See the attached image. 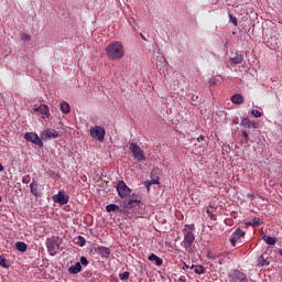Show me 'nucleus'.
<instances>
[{"instance_id": "9", "label": "nucleus", "mask_w": 282, "mask_h": 282, "mask_svg": "<svg viewBox=\"0 0 282 282\" xmlns=\"http://www.w3.org/2000/svg\"><path fill=\"white\" fill-rule=\"evenodd\" d=\"M46 248H47L51 257H54V254H56V252H58V250H61V246L58 245V242H56V240L54 238L46 239Z\"/></svg>"}, {"instance_id": "14", "label": "nucleus", "mask_w": 282, "mask_h": 282, "mask_svg": "<svg viewBox=\"0 0 282 282\" xmlns=\"http://www.w3.org/2000/svg\"><path fill=\"white\" fill-rule=\"evenodd\" d=\"M231 102H234V105H243V95L241 94L232 95Z\"/></svg>"}, {"instance_id": "40", "label": "nucleus", "mask_w": 282, "mask_h": 282, "mask_svg": "<svg viewBox=\"0 0 282 282\" xmlns=\"http://www.w3.org/2000/svg\"><path fill=\"white\" fill-rule=\"evenodd\" d=\"M205 139H206V137H204V135H199V137L197 138L198 142H202V141H204Z\"/></svg>"}, {"instance_id": "39", "label": "nucleus", "mask_w": 282, "mask_h": 282, "mask_svg": "<svg viewBox=\"0 0 282 282\" xmlns=\"http://www.w3.org/2000/svg\"><path fill=\"white\" fill-rule=\"evenodd\" d=\"M177 282H186V276L182 275Z\"/></svg>"}, {"instance_id": "1", "label": "nucleus", "mask_w": 282, "mask_h": 282, "mask_svg": "<svg viewBox=\"0 0 282 282\" xmlns=\"http://www.w3.org/2000/svg\"><path fill=\"white\" fill-rule=\"evenodd\" d=\"M106 54L111 61H120L124 56V47L120 42H112L106 47Z\"/></svg>"}, {"instance_id": "12", "label": "nucleus", "mask_w": 282, "mask_h": 282, "mask_svg": "<svg viewBox=\"0 0 282 282\" xmlns=\"http://www.w3.org/2000/svg\"><path fill=\"white\" fill-rule=\"evenodd\" d=\"M97 252H98V254H100V257L107 259L109 257V254H111V249L100 246L97 248Z\"/></svg>"}, {"instance_id": "33", "label": "nucleus", "mask_w": 282, "mask_h": 282, "mask_svg": "<svg viewBox=\"0 0 282 282\" xmlns=\"http://www.w3.org/2000/svg\"><path fill=\"white\" fill-rule=\"evenodd\" d=\"M0 265L1 268H10V264H8V261L3 258L0 259Z\"/></svg>"}, {"instance_id": "36", "label": "nucleus", "mask_w": 282, "mask_h": 282, "mask_svg": "<svg viewBox=\"0 0 282 282\" xmlns=\"http://www.w3.org/2000/svg\"><path fill=\"white\" fill-rule=\"evenodd\" d=\"M229 17H230V21H231L232 25H235V28H237V25H238L237 19L235 17H232V14H230Z\"/></svg>"}, {"instance_id": "30", "label": "nucleus", "mask_w": 282, "mask_h": 282, "mask_svg": "<svg viewBox=\"0 0 282 282\" xmlns=\"http://www.w3.org/2000/svg\"><path fill=\"white\" fill-rule=\"evenodd\" d=\"M129 275H130V273L128 271H124L123 273L119 274V279L121 281H129Z\"/></svg>"}, {"instance_id": "11", "label": "nucleus", "mask_w": 282, "mask_h": 282, "mask_svg": "<svg viewBox=\"0 0 282 282\" xmlns=\"http://www.w3.org/2000/svg\"><path fill=\"white\" fill-rule=\"evenodd\" d=\"M82 270H83V265L80 264V262H76L75 264L68 268V273L78 274V272H82Z\"/></svg>"}, {"instance_id": "19", "label": "nucleus", "mask_w": 282, "mask_h": 282, "mask_svg": "<svg viewBox=\"0 0 282 282\" xmlns=\"http://www.w3.org/2000/svg\"><path fill=\"white\" fill-rule=\"evenodd\" d=\"M258 264L261 265V268H268V265H270V261L268 260V258H265V256H261L258 259Z\"/></svg>"}, {"instance_id": "41", "label": "nucleus", "mask_w": 282, "mask_h": 282, "mask_svg": "<svg viewBox=\"0 0 282 282\" xmlns=\"http://www.w3.org/2000/svg\"><path fill=\"white\" fill-rule=\"evenodd\" d=\"M242 135H243L245 140L248 141V133L246 131H242Z\"/></svg>"}, {"instance_id": "15", "label": "nucleus", "mask_w": 282, "mask_h": 282, "mask_svg": "<svg viewBox=\"0 0 282 282\" xmlns=\"http://www.w3.org/2000/svg\"><path fill=\"white\" fill-rule=\"evenodd\" d=\"M191 270H194L195 274H206V268H204L202 264H193Z\"/></svg>"}, {"instance_id": "32", "label": "nucleus", "mask_w": 282, "mask_h": 282, "mask_svg": "<svg viewBox=\"0 0 282 282\" xmlns=\"http://www.w3.org/2000/svg\"><path fill=\"white\" fill-rule=\"evenodd\" d=\"M80 265H89V260L85 256L80 257Z\"/></svg>"}, {"instance_id": "23", "label": "nucleus", "mask_w": 282, "mask_h": 282, "mask_svg": "<svg viewBox=\"0 0 282 282\" xmlns=\"http://www.w3.org/2000/svg\"><path fill=\"white\" fill-rule=\"evenodd\" d=\"M61 111H62V113L67 115L72 111V107L67 102L64 101L61 104Z\"/></svg>"}, {"instance_id": "31", "label": "nucleus", "mask_w": 282, "mask_h": 282, "mask_svg": "<svg viewBox=\"0 0 282 282\" xmlns=\"http://www.w3.org/2000/svg\"><path fill=\"white\" fill-rule=\"evenodd\" d=\"M251 115L253 118H261L263 116V112L259 111L258 109L251 110Z\"/></svg>"}, {"instance_id": "16", "label": "nucleus", "mask_w": 282, "mask_h": 282, "mask_svg": "<svg viewBox=\"0 0 282 282\" xmlns=\"http://www.w3.org/2000/svg\"><path fill=\"white\" fill-rule=\"evenodd\" d=\"M149 261H154L155 265H162V263H164V260H162V258L158 257L155 253H151L149 256Z\"/></svg>"}, {"instance_id": "4", "label": "nucleus", "mask_w": 282, "mask_h": 282, "mask_svg": "<svg viewBox=\"0 0 282 282\" xmlns=\"http://www.w3.org/2000/svg\"><path fill=\"white\" fill-rule=\"evenodd\" d=\"M105 128L100 126H95L90 129V135L94 140H98V142H105Z\"/></svg>"}, {"instance_id": "34", "label": "nucleus", "mask_w": 282, "mask_h": 282, "mask_svg": "<svg viewBox=\"0 0 282 282\" xmlns=\"http://www.w3.org/2000/svg\"><path fill=\"white\" fill-rule=\"evenodd\" d=\"M229 241H230V243H231L234 247H236V246H237V241H239V239L236 238V237H234V236H231V238L229 239Z\"/></svg>"}, {"instance_id": "25", "label": "nucleus", "mask_w": 282, "mask_h": 282, "mask_svg": "<svg viewBox=\"0 0 282 282\" xmlns=\"http://www.w3.org/2000/svg\"><path fill=\"white\" fill-rule=\"evenodd\" d=\"M46 138H48L50 140H52V138H58V131H56L54 129H47Z\"/></svg>"}, {"instance_id": "38", "label": "nucleus", "mask_w": 282, "mask_h": 282, "mask_svg": "<svg viewBox=\"0 0 282 282\" xmlns=\"http://www.w3.org/2000/svg\"><path fill=\"white\" fill-rule=\"evenodd\" d=\"M210 87H214V85H217V82L215 79H209Z\"/></svg>"}, {"instance_id": "13", "label": "nucleus", "mask_w": 282, "mask_h": 282, "mask_svg": "<svg viewBox=\"0 0 282 282\" xmlns=\"http://www.w3.org/2000/svg\"><path fill=\"white\" fill-rule=\"evenodd\" d=\"M30 189L32 195H34V197H41V192L39 191V184L37 183H31L30 185Z\"/></svg>"}, {"instance_id": "29", "label": "nucleus", "mask_w": 282, "mask_h": 282, "mask_svg": "<svg viewBox=\"0 0 282 282\" xmlns=\"http://www.w3.org/2000/svg\"><path fill=\"white\" fill-rule=\"evenodd\" d=\"M251 224H252V227H253V228H259V226L263 225V220H261V218L254 217V218L251 220Z\"/></svg>"}, {"instance_id": "8", "label": "nucleus", "mask_w": 282, "mask_h": 282, "mask_svg": "<svg viewBox=\"0 0 282 282\" xmlns=\"http://www.w3.org/2000/svg\"><path fill=\"white\" fill-rule=\"evenodd\" d=\"M55 204H59L61 206H65V204L69 203V195H66L64 191H59L52 197Z\"/></svg>"}, {"instance_id": "43", "label": "nucleus", "mask_w": 282, "mask_h": 282, "mask_svg": "<svg viewBox=\"0 0 282 282\" xmlns=\"http://www.w3.org/2000/svg\"><path fill=\"white\" fill-rule=\"evenodd\" d=\"M245 224H246V226H252V220L251 221H247Z\"/></svg>"}, {"instance_id": "5", "label": "nucleus", "mask_w": 282, "mask_h": 282, "mask_svg": "<svg viewBox=\"0 0 282 282\" xmlns=\"http://www.w3.org/2000/svg\"><path fill=\"white\" fill-rule=\"evenodd\" d=\"M117 192L121 199H124V197H129L131 195V189L129 186H127V183H124V181L118 182Z\"/></svg>"}, {"instance_id": "21", "label": "nucleus", "mask_w": 282, "mask_h": 282, "mask_svg": "<svg viewBox=\"0 0 282 282\" xmlns=\"http://www.w3.org/2000/svg\"><path fill=\"white\" fill-rule=\"evenodd\" d=\"M107 213H120V206L110 204L106 207Z\"/></svg>"}, {"instance_id": "20", "label": "nucleus", "mask_w": 282, "mask_h": 282, "mask_svg": "<svg viewBox=\"0 0 282 282\" xmlns=\"http://www.w3.org/2000/svg\"><path fill=\"white\" fill-rule=\"evenodd\" d=\"M138 204H140V200L135 199V198H130L127 203H126V208H135V206H138Z\"/></svg>"}, {"instance_id": "28", "label": "nucleus", "mask_w": 282, "mask_h": 282, "mask_svg": "<svg viewBox=\"0 0 282 282\" xmlns=\"http://www.w3.org/2000/svg\"><path fill=\"white\" fill-rule=\"evenodd\" d=\"M246 232L243 230H241V228H238L236 229L234 232H232V236L236 238V239H241V237H245Z\"/></svg>"}, {"instance_id": "22", "label": "nucleus", "mask_w": 282, "mask_h": 282, "mask_svg": "<svg viewBox=\"0 0 282 282\" xmlns=\"http://www.w3.org/2000/svg\"><path fill=\"white\" fill-rule=\"evenodd\" d=\"M15 249L19 251V252H25L28 250V245L25 242H21V241H18L15 243Z\"/></svg>"}, {"instance_id": "10", "label": "nucleus", "mask_w": 282, "mask_h": 282, "mask_svg": "<svg viewBox=\"0 0 282 282\" xmlns=\"http://www.w3.org/2000/svg\"><path fill=\"white\" fill-rule=\"evenodd\" d=\"M35 111H39V113L45 116L46 118H50V107H47V105H40L37 108H35Z\"/></svg>"}, {"instance_id": "37", "label": "nucleus", "mask_w": 282, "mask_h": 282, "mask_svg": "<svg viewBox=\"0 0 282 282\" xmlns=\"http://www.w3.org/2000/svg\"><path fill=\"white\" fill-rule=\"evenodd\" d=\"M206 213H207V217H209L210 219H213V217H214L213 212H210V209H207Z\"/></svg>"}, {"instance_id": "18", "label": "nucleus", "mask_w": 282, "mask_h": 282, "mask_svg": "<svg viewBox=\"0 0 282 282\" xmlns=\"http://www.w3.org/2000/svg\"><path fill=\"white\" fill-rule=\"evenodd\" d=\"M74 243H76V246H79V248H84L85 243H87V240L85 239V237L78 236L74 238Z\"/></svg>"}, {"instance_id": "46", "label": "nucleus", "mask_w": 282, "mask_h": 282, "mask_svg": "<svg viewBox=\"0 0 282 282\" xmlns=\"http://www.w3.org/2000/svg\"><path fill=\"white\" fill-rule=\"evenodd\" d=\"M248 197H252V195L248 194Z\"/></svg>"}, {"instance_id": "7", "label": "nucleus", "mask_w": 282, "mask_h": 282, "mask_svg": "<svg viewBox=\"0 0 282 282\" xmlns=\"http://www.w3.org/2000/svg\"><path fill=\"white\" fill-rule=\"evenodd\" d=\"M229 282H248V275L239 270H234L229 274Z\"/></svg>"}, {"instance_id": "44", "label": "nucleus", "mask_w": 282, "mask_h": 282, "mask_svg": "<svg viewBox=\"0 0 282 282\" xmlns=\"http://www.w3.org/2000/svg\"><path fill=\"white\" fill-rule=\"evenodd\" d=\"M3 171V165L0 163V173Z\"/></svg>"}, {"instance_id": "42", "label": "nucleus", "mask_w": 282, "mask_h": 282, "mask_svg": "<svg viewBox=\"0 0 282 282\" xmlns=\"http://www.w3.org/2000/svg\"><path fill=\"white\" fill-rule=\"evenodd\" d=\"M188 268L191 269V265H188V264H184L183 270H188Z\"/></svg>"}, {"instance_id": "26", "label": "nucleus", "mask_w": 282, "mask_h": 282, "mask_svg": "<svg viewBox=\"0 0 282 282\" xmlns=\"http://www.w3.org/2000/svg\"><path fill=\"white\" fill-rule=\"evenodd\" d=\"M241 124H242V127H246V129H251V127H254V123L252 121H250L249 118H243L241 120Z\"/></svg>"}, {"instance_id": "24", "label": "nucleus", "mask_w": 282, "mask_h": 282, "mask_svg": "<svg viewBox=\"0 0 282 282\" xmlns=\"http://www.w3.org/2000/svg\"><path fill=\"white\" fill-rule=\"evenodd\" d=\"M262 239L268 246L276 245V239L272 238L271 236H264V237H262Z\"/></svg>"}, {"instance_id": "45", "label": "nucleus", "mask_w": 282, "mask_h": 282, "mask_svg": "<svg viewBox=\"0 0 282 282\" xmlns=\"http://www.w3.org/2000/svg\"><path fill=\"white\" fill-rule=\"evenodd\" d=\"M22 182H23V184H28L26 178H23Z\"/></svg>"}, {"instance_id": "3", "label": "nucleus", "mask_w": 282, "mask_h": 282, "mask_svg": "<svg viewBox=\"0 0 282 282\" xmlns=\"http://www.w3.org/2000/svg\"><path fill=\"white\" fill-rule=\"evenodd\" d=\"M129 150L131 151L134 160H138V162H144L147 160V156L144 155V151L138 143H130Z\"/></svg>"}, {"instance_id": "27", "label": "nucleus", "mask_w": 282, "mask_h": 282, "mask_svg": "<svg viewBox=\"0 0 282 282\" xmlns=\"http://www.w3.org/2000/svg\"><path fill=\"white\" fill-rule=\"evenodd\" d=\"M20 41H22L23 43H30V41H32V35L28 33H21Z\"/></svg>"}, {"instance_id": "6", "label": "nucleus", "mask_w": 282, "mask_h": 282, "mask_svg": "<svg viewBox=\"0 0 282 282\" xmlns=\"http://www.w3.org/2000/svg\"><path fill=\"white\" fill-rule=\"evenodd\" d=\"M24 140H26V142H32V144H35L40 149H42L43 147V141L41 140L39 134H36V132H26L24 134Z\"/></svg>"}, {"instance_id": "17", "label": "nucleus", "mask_w": 282, "mask_h": 282, "mask_svg": "<svg viewBox=\"0 0 282 282\" xmlns=\"http://www.w3.org/2000/svg\"><path fill=\"white\" fill-rule=\"evenodd\" d=\"M231 63H234V65H241V63H243V55L236 53V55L231 57Z\"/></svg>"}, {"instance_id": "35", "label": "nucleus", "mask_w": 282, "mask_h": 282, "mask_svg": "<svg viewBox=\"0 0 282 282\" xmlns=\"http://www.w3.org/2000/svg\"><path fill=\"white\" fill-rule=\"evenodd\" d=\"M153 184H160V181L158 178H152L150 182H148V186H151Z\"/></svg>"}, {"instance_id": "47", "label": "nucleus", "mask_w": 282, "mask_h": 282, "mask_svg": "<svg viewBox=\"0 0 282 282\" xmlns=\"http://www.w3.org/2000/svg\"><path fill=\"white\" fill-rule=\"evenodd\" d=\"M0 204H1V196H0Z\"/></svg>"}, {"instance_id": "2", "label": "nucleus", "mask_w": 282, "mask_h": 282, "mask_svg": "<svg viewBox=\"0 0 282 282\" xmlns=\"http://www.w3.org/2000/svg\"><path fill=\"white\" fill-rule=\"evenodd\" d=\"M195 226L194 225H185L183 229L184 240L181 242L182 248L185 250L191 249L193 243H195Z\"/></svg>"}]
</instances>
